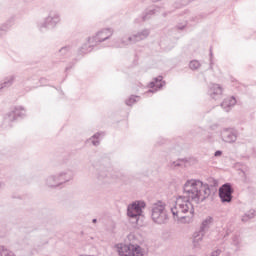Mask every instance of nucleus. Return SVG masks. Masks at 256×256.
Returning a JSON list of instances; mask_svg holds the SVG:
<instances>
[{"instance_id": "nucleus-36", "label": "nucleus", "mask_w": 256, "mask_h": 256, "mask_svg": "<svg viewBox=\"0 0 256 256\" xmlns=\"http://www.w3.org/2000/svg\"><path fill=\"white\" fill-rule=\"evenodd\" d=\"M92 223H97V218L92 219Z\"/></svg>"}, {"instance_id": "nucleus-2", "label": "nucleus", "mask_w": 256, "mask_h": 256, "mask_svg": "<svg viewBox=\"0 0 256 256\" xmlns=\"http://www.w3.org/2000/svg\"><path fill=\"white\" fill-rule=\"evenodd\" d=\"M96 169L95 177L100 185H107L113 183L119 178V174L109 172L111 169V159L109 157H102L93 164Z\"/></svg>"}, {"instance_id": "nucleus-4", "label": "nucleus", "mask_w": 256, "mask_h": 256, "mask_svg": "<svg viewBox=\"0 0 256 256\" xmlns=\"http://www.w3.org/2000/svg\"><path fill=\"white\" fill-rule=\"evenodd\" d=\"M152 221L157 225H165L167 221H169V215L167 214V210L165 209V203L162 201H158L152 207Z\"/></svg>"}, {"instance_id": "nucleus-14", "label": "nucleus", "mask_w": 256, "mask_h": 256, "mask_svg": "<svg viewBox=\"0 0 256 256\" xmlns=\"http://www.w3.org/2000/svg\"><path fill=\"white\" fill-rule=\"evenodd\" d=\"M150 90L146 93H156L159 89H163L165 87V81H163V76H157L149 83Z\"/></svg>"}, {"instance_id": "nucleus-23", "label": "nucleus", "mask_w": 256, "mask_h": 256, "mask_svg": "<svg viewBox=\"0 0 256 256\" xmlns=\"http://www.w3.org/2000/svg\"><path fill=\"white\" fill-rule=\"evenodd\" d=\"M0 256H15V253L7 249L5 246H0Z\"/></svg>"}, {"instance_id": "nucleus-8", "label": "nucleus", "mask_w": 256, "mask_h": 256, "mask_svg": "<svg viewBox=\"0 0 256 256\" xmlns=\"http://www.w3.org/2000/svg\"><path fill=\"white\" fill-rule=\"evenodd\" d=\"M149 29H144L132 36H129L127 40L125 38H122L121 43L122 45H133L135 43H139V41H143L144 39H147L149 37Z\"/></svg>"}, {"instance_id": "nucleus-34", "label": "nucleus", "mask_w": 256, "mask_h": 256, "mask_svg": "<svg viewBox=\"0 0 256 256\" xmlns=\"http://www.w3.org/2000/svg\"><path fill=\"white\" fill-rule=\"evenodd\" d=\"M173 165H174L175 167H179L181 164H179V162H173Z\"/></svg>"}, {"instance_id": "nucleus-7", "label": "nucleus", "mask_w": 256, "mask_h": 256, "mask_svg": "<svg viewBox=\"0 0 256 256\" xmlns=\"http://www.w3.org/2000/svg\"><path fill=\"white\" fill-rule=\"evenodd\" d=\"M233 193L234 190L231 183L223 184L218 190V195L222 203H231L233 201Z\"/></svg>"}, {"instance_id": "nucleus-10", "label": "nucleus", "mask_w": 256, "mask_h": 256, "mask_svg": "<svg viewBox=\"0 0 256 256\" xmlns=\"http://www.w3.org/2000/svg\"><path fill=\"white\" fill-rule=\"evenodd\" d=\"M239 132L235 128H224L221 132V139L224 143H235Z\"/></svg>"}, {"instance_id": "nucleus-32", "label": "nucleus", "mask_w": 256, "mask_h": 256, "mask_svg": "<svg viewBox=\"0 0 256 256\" xmlns=\"http://www.w3.org/2000/svg\"><path fill=\"white\" fill-rule=\"evenodd\" d=\"M252 157L256 158V150H255V148H252Z\"/></svg>"}, {"instance_id": "nucleus-26", "label": "nucleus", "mask_w": 256, "mask_h": 256, "mask_svg": "<svg viewBox=\"0 0 256 256\" xmlns=\"http://www.w3.org/2000/svg\"><path fill=\"white\" fill-rule=\"evenodd\" d=\"M151 15H155V9L146 11L142 16V21H148V19H151Z\"/></svg>"}, {"instance_id": "nucleus-11", "label": "nucleus", "mask_w": 256, "mask_h": 256, "mask_svg": "<svg viewBox=\"0 0 256 256\" xmlns=\"http://www.w3.org/2000/svg\"><path fill=\"white\" fill-rule=\"evenodd\" d=\"M210 223H213V217L208 216L204 221H202L200 231L194 233V241L199 243V241H203V237L205 236L206 229H209Z\"/></svg>"}, {"instance_id": "nucleus-19", "label": "nucleus", "mask_w": 256, "mask_h": 256, "mask_svg": "<svg viewBox=\"0 0 256 256\" xmlns=\"http://www.w3.org/2000/svg\"><path fill=\"white\" fill-rule=\"evenodd\" d=\"M11 27H13V22L11 20L0 26V37L7 35V33H9L11 30Z\"/></svg>"}, {"instance_id": "nucleus-24", "label": "nucleus", "mask_w": 256, "mask_h": 256, "mask_svg": "<svg viewBox=\"0 0 256 256\" xmlns=\"http://www.w3.org/2000/svg\"><path fill=\"white\" fill-rule=\"evenodd\" d=\"M101 137V132H97L95 133L90 140H92V145H94V147H98V145L100 144L99 138Z\"/></svg>"}, {"instance_id": "nucleus-5", "label": "nucleus", "mask_w": 256, "mask_h": 256, "mask_svg": "<svg viewBox=\"0 0 256 256\" xmlns=\"http://www.w3.org/2000/svg\"><path fill=\"white\" fill-rule=\"evenodd\" d=\"M147 207L145 201H135L128 205L127 216L132 223L139 224V218L143 216V209Z\"/></svg>"}, {"instance_id": "nucleus-6", "label": "nucleus", "mask_w": 256, "mask_h": 256, "mask_svg": "<svg viewBox=\"0 0 256 256\" xmlns=\"http://www.w3.org/2000/svg\"><path fill=\"white\" fill-rule=\"evenodd\" d=\"M59 21H61L59 14L57 12H50L48 17H46L38 27L42 33H45V31H49V29H55Z\"/></svg>"}, {"instance_id": "nucleus-35", "label": "nucleus", "mask_w": 256, "mask_h": 256, "mask_svg": "<svg viewBox=\"0 0 256 256\" xmlns=\"http://www.w3.org/2000/svg\"><path fill=\"white\" fill-rule=\"evenodd\" d=\"M4 185L5 184L3 182H0V189H3Z\"/></svg>"}, {"instance_id": "nucleus-30", "label": "nucleus", "mask_w": 256, "mask_h": 256, "mask_svg": "<svg viewBox=\"0 0 256 256\" xmlns=\"http://www.w3.org/2000/svg\"><path fill=\"white\" fill-rule=\"evenodd\" d=\"M221 155H223V151H221V150H217V151L214 153V157H221Z\"/></svg>"}, {"instance_id": "nucleus-1", "label": "nucleus", "mask_w": 256, "mask_h": 256, "mask_svg": "<svg viewBox=\"0 0 256 256\" xmlns=\"http://www.w3.org/2000/svg\"><path fill=\"white\" fill-rule=\"evenodd\" d=\"M217 187H219V181L214 178L210 179V184H205L201 180H187L183 186V195L178 197L176 206L170 208L173 217L183 219L184 216H181V213H189V211L193 215L195 208L191 201L196 205L203 203L211 193L213 195L217 193Z\"/></svg>"}, {"instance_id": "nucleus-38", "label": "nucleus", "mask_w": 256, "mask_h": 256, "mask_svg": "<svg viewBox=\"0 0 256 256\" xmlns=\"http://www.w3.org/2000/svg\"><path fill=\"white\" fill-rule=\"evenodd\" d=\"M192 1H195V0H189V3H191Z\"/></svg>"}, {"instance_id": "nucleus-17", "label": "nucleus", "mask_w": 256, "mask_h": 256, "mask_svg": "<svg viewBox=\"0 0 256 256\" xmlns=\"http://www.w3.org/2000/svg\"><path fill=\"white\" fill-rule=\"evenodd\" d=\"M16 76L10 75L4 78L3 82L0 83V93L3 89H9L15 83Z\"/></svg>"}, {"instance_id": "nucleus-27", "label": "nucleus", "mask_w": 256, "mask_h": 256, "mask_svg": "<svg viewBox=\"0 0 256 256\" xmlns=\"http://www.w3.org/2000/svg\"><path fill=\"white\" fill-rule=\"evenodd\" d=\"M189 67H190V69H192V71H195V70L199 69V67H201V64L197 60H192L189 63Z\"/></svg>"}, {"instance_id": "nucleus-9", "label": "nucleus", "mask_w": 256, "mask_h": 256, "mask_svg": "<svg viewBox=\"0 0 256 256\" xmlns=\"http://www.w3.org/2000/svg\"><path fill=\"white\" fill-rule=\"evenodd\" d=\"M113 36V30L111 28H106L99 31L95 36L89 37V43H94L97 45L98 43H103V41H107V39H111Z\"/></svg>"}, {"instance_id": "nucleus-22", "label": "nucleus", "mask_w": 256, "mask_h": 256, "mask_svg": "<svg viewBox=\"0 0 256 256\" xmlns=\"http://www.w3.org/2000/svg\"><path fill=\"white\" fill-rule=\"evenodd\" d=\"M256 215V211L254 209L249 210L242 216L243 223H247V221L254 219Z\"/></svg>"}, {"instance_id": "nucleus-21", "label": "nucleus", "mask_w": 256, "mask_h": 256, "mask_svg": "<svg viewBox=\"0 0 256 256\" xmlns=\"http://www.w3.org/2000/svg\"><path fill=\"white\" fill-rule=\"evenodd\" d=\"M72 50H73V48L71 46H64V47L59 49L58 53L62 57H70L71 53H72Z\"/></svg>"}, {"instance_id": "nucleus-33", "label": "nucleus", "mask_w": 256, "mask_h": 256, "mask_svg": "<svg viewBox=\"0 0 256 256\" xmlns=\"http://www.w3.org/2000/svg\"><path fill=\"white\" fill-rule=\"evenodd\" d=\"M177 29H179L180 31H183V29H185V25L177 26Z\"/></svg>"}, {"instance_id": "nucleus-13", "label": "nucleus", "mask_w": 256, "mask_h": 256, "mask_svg": "<svg viewBox=\"0 0 256 256\" xmlns=\"http://www.w3.org/2000/svg\"><path fill=\"white\" fill-rule=\"evenodd\" d=\"M25 117V108L23 106L15 107L14 110L7 114L8 121H17Z\"/></svg>"}, {"instance_id": "nucleus-3", "label": "nucleus", "mask_w": 256, "mask_h": 256, "mask_svg": "<svg viewBox=\"0 0 256 256\" xmlns=\"http://www.w3.org/2000/svg\"><path fill=\"white\" fill-rule=\"evenodd\" d=\"M128 240L129 243L116 245L119 256H145V251L139 245V240L134 234H129Z\"/></svg>"}, {"instance_id": "nucleus-25", "label": "nucleus", "mask_w": 256, "mask_h": 256, "mask_svg": "<svg viewBox=\"0 0 256 256\" xmlns=\"http://www.w3.org/2000/svg\"><path fill=\"white\" fill-rule=\"evenodd\" d=\"M138 99H140L139 96L132 95L129 97V99L126 100V105H128V107H131L132 105H134V103H137Z\"/></svg>"}, {"instance_id": "nucleus-20", "label": "nucleus", "mask_w": 256, "mask_h": 256, "mask_svg": "<svg viewBox=\"0 0 256 256\" xmlns=\"http://www.w3.org/2000/svg\"><path fill=\"white\" fill-rule=\"evenodd\" d=\"M46 185L48 187H59V179L57 175H51L46 179Z\"/></svg>"}, {"instance_id": "nucleus-28", "label": "nucleus", "mask_w": 256, "mask_h": 256, "mask_svg": "<svg viewBox=\"0 0 256 256\" xmlns=\"http://www.w3.org/2000/svg\"><path fill=\"white\" fill-rule=\"evenodd\" d=\"M210 69H213V47H210Z\"/></svg>"}, {"instance_id": "nucleus-15", "label": "nucleus", "mask_w": 256, "mask_h": 256, "mask_svg": "<svg viewBox=\"0 0 256 256\" xmlns=\"http://www.w3.org/2000/svg\"><path fill=\"white\" fill-rule=\"evenodd\" d=\"M58 183L59 185H63V183H69L74 177L73 170H65L60 172L58 175Z\"/></svg>"}, {"instance_id": "nucleus-18", "label": "nucleus", "mask_w": 256, "mask_h": 256, "mask_svg": "<svg viewBox=\"0 0 256 256\" xmlns=\"http://www.w3.org/2000/svg\"><path fill=\"white\" fill-rule=\"evenodd\" d=\"M95 47V42H89L82 45V47L78 50V55H86V53H91Z\"/></svg>"}, {"instance_id": "nucleus-29", "label": "nucleus", "mask_w": 256, "mask_h": 256, "mask_svg": "<svg viewBox=\"0 0 256 256\" xmlns=\"http://www.w3.org/2000/svg\"><path fill=\"white\" fill-rule=\"evenodd\" d=\"M220 255H221V250L217 249V250L213 251L210 256H220Z\"/></svg>"}, {"instance_id": "nucleus-31", "label": "nucleus", "mask_w": 256, "mask_h": 256, "mask_svg": "<svg viewBox=\"0 0 256 256\" xmlns=\"http://www.w3.org/2000/svg\"><path fill=\"white\" fill-rule=\"evenodd\" d=\"M73 65H75V63H72V65L67 66L66 69H65V71H69L70 69H72V68H73Z\"/></svg>"}, {"instance_id": "nucleus-12", "label": "nucleus", "mask_w": 256, "mask_h": 256, "mask_svg": "<svg viewBox=\"0 0 256 256\" xmlns=\"http://www.w3.org/2000/svg\"><path fill=\"white\" fill-rule=\"evenodd\" d=\"M208 95L211 99L217 101V99H221V95H223V88L219 84L211 83L208 86Z\"/></svg>"}, {"instance_id": "nucleus-16", "label": "nucleus", "mask_w": 256, "mask_h": 256, "mask_svg": "<svg viewBox=\"0 0 256 256\" xmlns=\"http://www.w3.org/2000/svg\"><path fill=\"white\" fill-rule=\"evenodd\" d=\"M236 104L237 100L235 99V96H232L230 98L224 99L221 103V107L222 109H224V111H226V113H229L231 111V108L235 107Z\"/></svg>"}, {"instance_id": "nucleus-37", "label": "nucleus", "mask_w": 256, "mask_h": 256, "mask_svg": "<svg viewBox=\"0 0 256 256\" xmlns=\"http://www.w3.org/2000/svg\"><path fill=\"white\" fill-rule=\"evenodd\" d=\"M168 13H171V12H165V13H163V17H167V14Z\"/></svg>"}]
</instances>
